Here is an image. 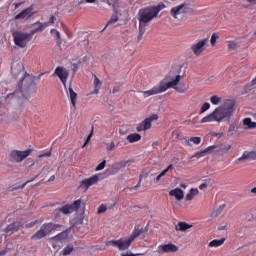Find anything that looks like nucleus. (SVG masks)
<instances>
[{
	"mask_svg": "<svg viewBox=\"0 0 256 256\" xmlns=\"http://www.w3.org/2000/svg\"><path fill=\"white\" fill-rule=\"evenodd\" d=\"M197 195H199V189L191 188L189 193L186 195V201H193Z\"/></svg>",
	"mask_w": 256,
	"mask_h": 256,
	"instance_id": "nucleus-25",
	"label": "nucleus"
},
{
	"mask_svg": "<svg viewBox=\"0 0 256 256\" xmlns=\"http://www.w3.org/2000/svg\"><path fill=\"white\" fill-rule=\"evenodd\" d=\"M228 48L230 49V51H235V49H237V44L233 41H229Z\"/></svg>",
	"mask_w": 256,
	"mask_h": 256,
	"instance_id": "nucleus-47",
	"label": "nucleus"
},
{
	"mask_svg": "<svg viewBox=\"0 0 256 256\" xmlns=\"http://www.w3.org/2000/svg\"><path fill=\"white\" fill-rule=\"evenodd\" d=\"M235 131V125L230 124L229 128H228V133L230 135H233V132Z\"/></svg>",
	"mask_w": 256,
	"mask_h": 256,
	"instance_id": "nucleus-53",
	"label": "nucleus"
},
{
	"mask_svg": "<svg viewBox=\"0 0 256 256\" xmlns=\"http://www.w3.org/2000/svg\"><path fill=\"white\" fill-rule=\"evenodd\" d=\"M191 227L193 226L187 222H178V224L175 226V230L184 232L187 231V229H191Z\"/></svg>",
	"mask_w": 256,
	"mask_h": 256,
	"instance_id": "nucleus-24",
	"label": "nucleus"
},
{
	"mask_svg": "<svg viewBox=\"0 0 256 256\" xmlns=\"http://www.w3.org/2000/svg\"><path fill=\"white\" fill-rule=\"evenodd\" d=\"M105 211H107V206L105 204H101L97 209L98 215H101V213H105Z\"/></svg>",
	"mask_w": 256,
	"mask_h": 256,
	"instance_id": "nucleus-42",
	"label": "nucleus"
},
{
	"mask_svg": "<svg viewBox=\"0 0 256 256\" xmlns=\"http://www.w3.org/2000/svg\"><path fill=\"white\" fill-rule=\"evenodd\" d=\"M181 75H176L175 78L169 80V76H166L160 83L154 86L152 89L143 91L144 97H151V95H159L160 93H165L168 89H175L178 93H186L187 87L180 84Z\"/></svg>",
	"mask_w": 256,
	"mask_h": 256,
	"instance_id": "nucleus-2",
	"label": "nucleus"
},
{
	"mask_svg": "<svg viewBox=\"0 0 256 256\" xmlns=\"http://www.w3.org/2000/svg\"><path fill=\"white\" fill-rule=\"evenodd\" d=\"M51 181H55V175L50 176V178L48 179V182H51Z\"/></svg>",
	"mask_w": 256,
	"mask_h": 256,
	"instance_id": "nucleus-61",
	"label": "nucleus"
},
{
	"mask_svg": "<svg viewBox=\"0 0 256 256\" xmlns=\"http://www.w3.org/2000/svg\"><path fill=\"white\" fill-rule=\"evenodd\" d=\"M61 213H62L61 208L55 209L53 211V215H54L55 219H59V217H61Z\"/></svg>",
	"mask_w": 256,
	"mask_h": 256,
	"instance_id": "nucleus-50",
	"label": "nucleus"
},
{
	"mask_svg": "<svg viewBox=\"0 0 256 256\" xmlns=\"http://www.w3.org/2000/svg\"><path fill=\"white\" fill-rule=\"evenodd\" d=\"M141 181H142V178L140 177L138 183L136 184V187L138 188L141 187Z\"/></svg>",
	"mask_w": 256,
	"mask_h": 256,
	"instance_id": "nucleus-62",
	"label": "nucleus"
},
{
	"mask_svg": "<svg viewBox=\"0 0 256 256\" xmlns=\"http://www.w3.org/2000/svg\"><path fill=\"white\" fill-rule=\"evenodd\" d=\"M35 179H37V177L32 178V179L26 181L24 184H22V185L16 187V189H25V187L27 186V184H28V183H31L32 181H35Z\"/></svg>",
	"mask_w": 256,
	"mask_h": 256,
	"instance_id": "nucleus-48",
	"label": "nucleus"
},
{
	"mask_svg": "<svg viewBox=\"0 0 256 256\" xmlns=\"http://www.w3.org/2000/svg\"><path fill=\"white\" fill-rule=\"evenodd\" d=\"M243 125L246 129H256V122H253L251 118H245L243 120Z\"/></svg>",
	"mask_w": 256,
	"mask_h": 256,
	"instance_id": "nucleus-26",
	"label": "nucleus"
},
{
	"mask_svg": "<svg viewBox=\"0 0 256 256\" xmlns=\"http://www.w3.org/2000/svg\"><path fill=\"white\" fill-rule=\"evenodd\" d=\"M31 149L21 151V150H12L9 154V161L11 163H23L29 155H31Z\"/></svg>",
	"mask_w": 256,
	"mask_h": 256,
	"instance_id": "nucleus-7",
	"label": "nucleus"
},
{
	"mask_svg": "<svg viewBox=\"0 0 256 256\" xmlns=\"http://www.w3.org/2000/svg\"><path fill=\"white\" fill-rule=\"evenodd\" d=\"M165 4L160 3L158 5L154 6H148L145 8H142L138 11V21L140 27H147L151 21H153L163 9H165Z\"/></svg>",
	"mask_w": 256,
	"mask_h": 256,
	"instance_id": "nucleus-3",
	"label": "nucleus"
},
{
	"mask_svg": "<svg viewBox=\"0 0 256 256\" xmlns=\"http://www.w3.org/2000/svg\"><path fill=\"white\" fill-rule=\"evenodd\" d=\"M162 178H163V177L161 176V174H159V175L156 177L155 181H156V182H159V181H161Z\"/></svg>",
	"mask_w": 256,
	"mask_h": 256,
	"instance_id": "nucleus-60",
	"label": "nucleus"
},
{
	"mask_svg": "<svg viewBox=\"0 0 256 256\" xmlns=\"http://www.w3.org/2000/svg\"><path fill=\"white\" fill-rule=\"evenodd\" d=\"M235 100L228 99L222 105L215 108V110L203 117L200 123H223V120L231 121V117L235 115Z\"/></svg>",
	"mask_w": 256,
	"mask_h": 256,
	"instance_id": "nucleus-1",
	"label": "nucleus"
},
{
	"mask_svg": "<svg viewBox=\"0 0 256 256\" xmlns=\"http://www.w3.org/2000/svg\"><path fill=\"white\" fill-rule=\"evenodd\" d=\"M19 229H23V222L21 221H15L10 223L5 229L4 233L7 235H13V233H17Z\"/></svg>",
	"mask_w": 256,
	"mask_h": 256,
	"instance_id": "nucleus-18",
	"label": "nucleus"
},
{
	"mask_svg": "<svg viewBox=\"0 0 256 256\" xmlns=\"http://www.w3.org/2000/svg\"><path fill=\"white\" fill-rule=\"evenodd\" d=\"M107 165V161L103 160L95 169V171H103L105 166Z\"/></svg>",
	"mask_w": 256,
	"mask_h": 256,
	"instance_id": "nucleus-43",
	"label": "nucleus"
},
{
	"mask_svg": "<svg viewBox=\"0 0 256 256\" xmlns=\"http://www.w3.org/2000/svg\"><path fill=\"white\" fill-rule=\"evenodd\" d=\"M140 255H143V254H141V253H137V254L126 253V254H123L122 256H140Z\"/></svg>",
	"mask_w": 256,
	"mask_h": 256,
	"instance_id": "nucleus-57",
	"label": "nucleus"
},
{
	"mask_svg": "<svg viewBox=\"0 0 256 256\" xmlns=\"http://www.w3.org/2000/svg\"><path fill=\"white\" fill-rule=\"evenodd\" d=\"M66 92H67V96L71 101V104L73 105V107H75V105H77V94L75 93V91L71 86L68 87V90L66 89Z\"/></svg>",
	"mask_w": 256,
	"mask_h": 256,
	"instance_id": "nucleus-22",
	"label": "nucleus"
},
{
	"mask_svg": "<svg viewBox=\"0 0 256 256\" xmlns=\"http://www.w3.org/2000/svg\"><path fill=\"white\" fill-rule=\"evenodd\" d=\"M9 251H11L10 248H6V249L0 251V256H5V254L9 253Z\"/></svg>",
	"mask_w": 256,
	"mask_h": 256,
	"instance_id": "nucleus-54",
	"label": "nucleus"
},
{
	"mask_svg": "<svg viewBox=\"0 0 256 256\" xmlns=\"http://www.w3.org/2000/svg\"><path fill=\"white\" fill-rule=\"evenodd\" d=\"M170 197H175L177 201H181L185 198V192L181 188H175L170 190L169 192Z\"/></svg>",
	"mask_w": 256,
	"mask_h": 256,
	"instance_id": "nucleus-21",
	"label": "nucleus"
},
{
	"mask_svg": "<svg viewBox=\"0 0 256 256\" xmlns=\"http://www.w3.org/2000/svg\"><path fill=\"white\" fill-rule=\"evenodd\" d=\"M209 109H211V104L209 102L204 103L199 112L200 115H202V113H205V111H209Z\"/></svg>",
	"mask_w": 256,
	"mask_h": 256,
	"instance_id": "nucleus-36",
	"label": "nucleus"
},
{
	"mask_svg": "<svg viewBox=\"0 0 256 256\" xmlns=\"http://www.w3.org/2000/svg\"><path fill=\"white\" fill-rule=\"evenodd\" d=\"M213 149H215V146H209L205 150L196 153L194 157H196L197 159H201V157H205L207 153H209L210 151H213Z\"/></svg>",
	"mask_w": 256,
	"mask_h": 256,
	"instance_id": "nucleus-27",
	"label": "nucleus"
},
{
	"mask_svg": "<svg viewBox=\"0 0 256 256\" xmlns=\"http://www.w3.org/2000/svg\"><path fill=\"white\" fill-rule=\"evenodd\" d=\"M145 29V26L139 25L138 41H141L143 39V35H145Z\"/></svg>",
	"mask_w": 256,
	"mask_h": 256,
	"instance_id": "nucleus-37",
	"label": "nucleus"
},
{
	"mask_svg": "<svg viewBox=\"0 0 256 256\" xmlns=\"http://www.w3.org/2000/svg\"><path fill=\"white\" fill-rule=\"evenodd\" d=\"M232 146L231 145H224L220 148L221 155H225V153H229L231 151Z\"/></svg>",
	"mask_w": 256,
	"mask_h": 256,
	"instance_id": "nucleus-35",
	"label": "nucleus"
},
{
	"mask_svg": "<svg viewBox=\"0 0 256 256\" xmlns=\"http://www.w3.org/2000/svg\"><path fill=\"white\" fill-rule=\"evenodd\" d=\"M118 21H119V18H118L117 16L112 17V18L108 21L107 25L104 27V29H103L102 31H105V30L107 29V27H111V25H115V23H117Z\"/></svg>",
	"mask_w": 256,
	"mask_h": 256,
	"instance_id": "nucleus-32",
	"label": "nucleus"
},
{
	"mask_svg": "<svg viewBox=\"0 0 256 256\" xmlns=\"http://www.w3.org/2000/svg\"><path fill=\"white\" fill-rule=\"evenodd\" d=\"M189 141L194 143V145H199V143H201V137H191Z\"/></svg>",
	"mask_w": 256,
	"mask_h": 256,
	"instance_id": "nucleus-45",
	"label": "nucleus"
},
{
	"mask_svg": "<svg viewBox=\"0 0 256 256\" xmlns=\"http://www.w3.org/2000/svg\"><path fill=\"white\" fill-rule=\"evenodd\" d=\"M115 142H111L110 144H107L106 149L107 151H114L115 150Z\"/></svg>",
	"mask_w": 256,
	"mask_h": 256,
	"instance_id": "nucleus-51",
	"label": "nucleus"
},
{
	"mask_svg": "<svg viewBox=\"0 0 256 256\" xmlns=\"http://www.w3.org/2000/svg\"><path fill=\"white\" fill-rule=\"evenodd\" d=\"M128 143H137V141H141L140 134L134 133L127 136Z\"/></svg>",
	"mask_w": 256,
	"mask_h": 256,
	"instance_id": "nucleus-28",
	"label": "nucleus"
},
{
	"mask_svg": "<svg viewBox=\"0 0 256 256\" xmlns=\"http://www.w3.org/2000/svg\"><path fill=\"white\" fill-rule=\"evenodd\" d=\"M61 227L60 224H54V223H45L43 224L40 229L31 237V239L39 240L43 239V237H47L50 233H53L56 229H59Z\"/></svg>",
	"mask_w": 256,
	"mask_h": 256,
	"instance_id": "nucleus-5",
	"label": "nucleus"
},
{
	"mask_svg": "<svg viewBox=\"0 0 256 256\" xmlns=\"http://www.w3.org/2000/svg\"><path fill=\"white\" fill-rule=\"evenodd\" d=\"M69 239V233L66 231H63L59 234H57L54 237L50 238V241H52V247L54 249H57V247H61V245H63V243H65V241Z\"/></svg>",
	"mask_w": 256,
	"mask_h": 256,
	"instance_id": "nucleus-12",
	"label": "nucleus"
},
{
	"mask_svg": "<svg viewBox=\"0 0 256 256\" xmlns=\"http://www.w3.org/2000/svg\"><path fill=\"white\" fill-rule=\"evenodd\" d=\"M128 189H129V191H137V189H139V188L137 187V185H135L132 187H128Z\"/></svg>",
	"mask_w": 256,
	"mask_h": 256,
	"instance_id": "nucleus-58",
	"label": "nucleus"
},
{
	"mask_svg": "<svg viewBox=\"0 0 256 256\" xmlns=\"http://www.w3.org/2000/svg\"><path fill=\"white\" fill-rule=\"evenodd\" d=\"M97 183H99V176L95 174L89 178L82 180L79 189H84V191H87L89 187H91L92 185H97Z\"/></svg>",
	"mask_w": 256,
	"mask_h": 256,
	"instance_id": "nucleus-14",
	"label": "nucleus"
},
{
	"mask_svg": "<svg viewBox=\"0 0 256 256\" xmlns=\"http://www.w3.org/2000/svg\"><path fill=\"white\" fill-rule=\"evenodd\" d=\"M56 75L64 85V88L67 89V79H69V70L65 67L58 66L55 68L53 76Z\"/></svg>",
	"mask_w": 256,
	"mask_h": 256,
	"instance_id": "nucleus-13",
	"label": "nucleus"
},
{
	"mask_svg": "<svg viewBox=\"0 0 256 256\" xmlns=\"http://www.w3.org/2000/svg\"><path fill=\"white\" fill-rule=\"evenodd\" d=\"M141 233H143V230H141L139 228H135L134 231L132 232L131 236L129 237L130 240L135 241L137 239V237H139V235H141Z\"/></svg>",
	"mask_w": 256,
	"mask_h": 256,
	"instance_id": "nucleus-31",
	"label": "nucleus"
},
{
	"mask_svg": "<svg viewBox=\"0 0 256 256\" xmlns=\"http://www.w3.org/2000/svg\"><path fill=\"white\" fill-rule=\"evenodd\" d=\"M60 211L63 215H69L71 213H73V209L71 207V205H64L60 208Z\"/></svg>",
	"mask_w": 256,
	"mask_h": 256,
	"instance_id": "nucleus-30",
	"label": "nucleus"
},
{
	"mask_svg": "<svg viewBox=\"0 0 256 256\" xmlns=\"http://www.w3.org/2000/svg\"><path fill=\"white\" fill-rule=\"evenodd\" d=\"M33 29L30 31V35H35V33H41L42 31H45L46 27H49V23H41L37 21L33 24Z\"/></svg>",
	"mask_w": 256,
	"mask_h": 256,
	"instance_id": "nucleus-20",
	"label": "nucleus"
},
{
	"mask_svg": "<svg viewBox=\"0 0 256 256\" xmlns=\"http://www.w3.org/2000/svg\"><path fill=\"white\" fill-rule=\"evenodd\" d=\"M217 39H219V35H217L216 33H213L210 39L212 46H215V44L217 43Z\"/></svg>",
	"mask_w": 256,
	"mask_h": 256,
	"instance_id": "nucleus-44",
	"label": "nucleus"
},
{
	"mask_svg": "<svg viewBox=\"0 0 256 256\" xmlns=\"http://www.w3.org/2000/svg\"><path fill=\"white\" fill-rule=\"evenodd\" d=\"M226 229H227V223L218 227V231H226Z\"/></svg>",
	"mask_w": 256,
	"mask_h": 256,
	"instance_id": "nucleus-56",
	"label": "nucleus"
},
{
	"mask_svg": "<svg viewBox=\"0 0 256 256\" xmlns=\"http://www.w3.org/2000/svg\"><path fill=\"white\" fill-rule=\"evenodd\" d=\"M35 13L37 12H35V9L33 8V6H30L25 10H23L22 12H20L18 15H16L14 19L16 21H19V19H24V21H29V19H31V17H33Z\"/></svg>",
	"mask_w": 256,
	"mask_h": 256,
	"instance_id": "nucleus-16",
	"label": "nucleus"
},
{
	"mask_svg": "<svg viewBox=\"0 0 256 256\" xmlns=\"http://www.w3.org/2000/svg\"><path fill=\"white\" fill-rule=\"evenodd\" d=\"M51 35L56 39H61V33L57 29H51Z\"/></svg>",
	"mask_w": 256,
	"mask_h": 256,
	"instance_id": "nucleus-41",
	"label": "nucleus"
},
{
	"mask_svg": "<svg viewBox=\"0 0 256 256\" xmlns=\"http://www.w3.org/2000/svg\"><path fill=\"white\" fill-rule=\"evenodd\" d=\"M101 87H103V82L99 80V77H97V75H94V90L91 92V95H97Z\"/></svg>",
	"mask_w": 256,
	"mask_h": 256,
	"instance_id": "nucleus-23",
	"label": "nucleus"
},
{
	"mask_svg": "<svg viewBox=\"0 0 256 256\" xmlns=\"http://www.w3.org/2000/svg\"><path fill=\"white\" fill-rule=\"evenodd\" d=\"M73 246L72 245H68L66 246L63 251H62V255L67 256V255H71V253H73Z\"/></svg>",
	"mask_w": 256,
	"mask_h": 256,
	"instance_id": "nucleus-33",
	"label": "nucleus"
},
{
	"mask_svg": "<svg viewBox=\"0 0 256 256\" xmlns=\"http://www.w3.org/2000/svg\"><path fill=\"white\" fill-rule=\"evenodd\" d=\"M210 101H211L212 105H219V103H221L222 99H221V97L214 95L210 98Z\"/></svg>",
	"mask_w": 256,
	"mask_h": 256,
	"instance_id": "nucleus-34",
	"label": "nucleus"
},
{
	"mask_svg": "<svg viewBox=\"0 0 256 256\" xmlns=\"http://www.w3.org/2000/svg\"><path fill=\"white\" fill-rule=\"evenodd\" d=\"M177 251H179V247L173 243L159 245L157 249L159 255L163 253H177Z\"/></svg>",
	"mask_w": 256,
	"mask_h": 256,
	"instance_id": "nucleus-15",
	"label": "nucleus"
},
{
	"mask_svg": "<svg viewBox=\"0 0 256 256\" xmlns=\"http://www.w3.org/2000/svg\"><path fill=\"white\" fill-rule=\"evenodd\" d=\"M33 85H35V77L25 73L24 77H22L21 81L18 83V88L13 95L15 97H25V93H28Z\"/></svg>",
	"mask_w": 256,
	"mask_h": 256,
	"instance_id": "nucleus-4",
	"label": "nucleus"
},
{
	"mask_svg": "<svg viewBox=\"0 0 256 256\" xmlns=\"http://www.w3.org/2000/svg\"><path fill=\"white\" fill-rule=\"evenodd\" d=\"M250 193H253L254 195H256V187L252 188V189L250 190Z\"/></svg>",
	"mask_w": 256,
	"mask_h": 256,
	"instance_id": "nucleus-64",
	"label": "nucleus"
},
{
	"mask_svg": "<svg viewBox=\"0 0 256 256\" xmlns=\"http://www.w3.org/2000/svg\"><path fill=\"white\" fill-rule=\"evenodd\" d=\"M131 243H133V241L130 237H128L119 240L109 241L106 245H112L113 247H117L119 251H126V249H129V247H131Z\"/></svg>",
	"mask_w": 256,
	"mask_h": 256,
	"instance_id": "nucleus-10",
	"label": "nucleus"
},
{
	"mask_svg": "<svg viewBox=\"0 0 256 256\" xmlns=\"http://www.w3.org/2000/svg\"><path fill=\"white\" fill-rule=\"evenodd\" d=\"M91 137H93V127H92V129H91L90 134H89L88 137L86 138L85 143L83 144L82 148L87 147V144L89 143V141H91Z\"/></svg>",
	"mask_w": 256,
	"mask_h": 256,
	"instance_id": "nucleus-46",
	"label": "nucleus"
},
{
	"mask_svg": "<svg viewBox=\"0 0 256 256\" xmlns=\"http://www.w3.org/2000/svg\"><path fill=\"white\" fill-rule=\"evenodd\" d=\"M119 91H120L119 87H114V88L112 89V93H113V94L119 93Z\"/></svg>",
	"mask_w": 256,
	"mask_h": 256,
	"instance_id": "nucleus-59",
	"label": "nucleus"
},
{
	"mask_svg": "<svg viewBox=\"0 0 256 256\" xmlns=\"http://www.w3.org/2000/svg\"><path fill=\"white\" fill-rule=\"evenodd\" d=\"M193 11V8H191V3L189 1H186L176 7H173L170 11L172 17L174 19H177L178 15H183L186 13H191Z\"/></svg>",
	"mask_w": 256,
	"mask_h": 256,
	"instance_id": "nucleus-9",
	"label": "nucleus"
},
{
	"mask_svg": "<svg viewBox=\"0 0 256 256\" xmlns=\"http://www.w3.org/2000/svg\"><path fill=\"white\" fill-rule=\"evenodd\" d=\"M72 207V211H77L79 207H81V199L76 200L73 204L70 205Z\"/></svg>",
	"mask_w": 256,
	"mask_h": 256,
	"instance_id": "nucleus-39",
	"label": "nucleus"
},
{
	"mask_svg": "<svg viewBox=\"0 0 256 256\" xmlns=\"http://www.w3.org/2000/svg\"><path fill=\"white\" fill-rule=\"evenodd\" d=\"M254 85H256V77L251 81V83L245 85L246 91H251Z\"/></svg>",
	"mask_w": 256,
	"mask_h": 256,
	"instance_id": "nucleus-40",
	"label": "nucleus"
},
{
	"mask_svg": "<svg viewBox=\"0 0 256 256\" xmlns=\"http://www.w3.org/2000/svg\"><path fill=\"white\" fill-rule=\"evenodd\" d=\"M55 21H57V18H55V16H51L48 22V25H53V23H55Z\"/></svg>",
	"mask_w": 256,
	"mask_h": 256,
	"instance_id": "nucleus-55",
	"label": "nucleus"
},
{
	"mask_svg": "<svg viewBox=\"0 0 256 256\" xmlns=\"http://www.w3.org/2000/svg\"><path fill=\"white\" fill-rule=\"evenodd\" d=\"M223 243H225V238L215 239L208 244V247H221Z\"/></svg>",
	"mask_w": 256,
	"mask_h": 256,
	"instance_id": "nucleus-29",
	"label": "nucleus"
},
{
	"mask_svg": "<svg viewBox=\"0 0 256 256\" xmlns=\"http://www.w3.org/2000/svg\"><path fill=\"white\" fill-rule=\"evenodd\" d=\"M43 157H51V151H47V152H44V153H41L39 156H38V159H41Z\"/></svg>",
	"mask_w": 256,
	"mask_h": 256,
	"instance_id": "nucleus-52",
	"label": "nucleus"
},
{
	"mask_svg": "<svg viewBox=\"0 0 256 256\" xmlns=\"http://www.w3.org/2000/svg\"><path fill=\"white\" fill-rule=\"evenodd\" d=\"M207 47H209V38H204L192 44L191 51L196 55V57H201Z\"/></svg>",
	"mask_w": 256,
	"mask_h": 256,
	"instance_id": "nucleus-8",
	"label": "nucleus"
},
{
	"mask_svg": "<svg viewBox=\"0 0 256 256\" xmlns=\"http://www.w3.org/2000/svg\"><path fill=\"white\" fill-rule=\"evenodd\" d=\"M256 160V151H244L242 156L236 159L235 163H247Z\"/></svg>",
	"mask_w": 256,
	"mask_h": 256,
	"instance_id": "nucleus-17",
	"label": "nucleus"
},
{
	"mask_svg": "<svg viewBox=\"0 0 256 256\" xmlns=\"http://www.w3.org/2000/svg\"><path fill=\"white\" fill-rule=\"evenodd\" d=\"M127 167V161H121L119 163L114 164L110 170H108V175H117L121 169H125Z\"/></svg>",
	"mask_w": 256,
	"mask_h": 256,
	"instance_id": "nucleus-19",
	"label": "nucleus"
},
{
	"mask_svg": "<svg viewBox=\"0 0 256 256\" xmlns=\"http://www.w3.org/2000/svg\"><path fill=\"white\" fill-rule=\"evenodd\" d=\"M209 185H211V180H205V182L200 184L199 189L201 191H205V189H207L209 187Z\"/></svg>",
	"mask_w": 256,
	"mask_h": 256,
	"instance_id": "nucleus-38",
	"label": "nucleus"
},
{
	"mask_svg": "<svg viewBox=\"0 0 256 256\" xmlns=\"http://www.w3.org/2000/svg\"><path fill=\"white\" fill-rule=\"evenodd\" d=\"M12 37L14 39L15 45L17 47H21V49H25L27 47V44L31 39H33V34L31 33H25L22 31H15L12 33Z\"/></svg>",
	"mask_w": 256,
	"mask_h": 256,
	"instance_id": "nucleus-6",
	"label": "nucleus"
},
{
	"mask_svg": "<svg viewBox=\"0 0 256 256\" xmlns=\"http://www.w3.org/2000/svg\"><path fill=\"white\" fill-rule=\"evenodd\" d=\"M248 3H251L252 5H256V0H247Z\"/></svg>",
	"mask_w": 256,
	"mask_h": 256,
	"instance_id": "nucleus-63",
	"label": "nucleus"
},
{
	"mask_svg": "<svg viewBox=\"0 0 256 256\" xmlns=\"http://www.w3.org/2000/svg\"><path fill=\"white\" fill-rule=\"evenodd\" d=\"M157 119H159V115L152 114L136 127L137 132L141 133L143 131H148V129H151V123H153V121H157Z\"/></svg>",
	"mask_w": 256,
	"mask_h": 256,
	"instance_id": "nucleus-11",
	"label": "nucleus"
},
{
	"mask_svg": "<svg viewBox=\"0 0 256 256\" xmlns=\"http://www.w3.org/2000/svg\"><path fill=\"white\" fill-rule=\"evenodd\" d=\"M139 209H141L139 206H130L128 208V212L129 213H137V211H139Z\"/></svg>",
	"mask_w": 256,
	"mask_h": 256,
	"instance_id": "nucleus-49",
	"label": "nucleus"
}]
</instances>
